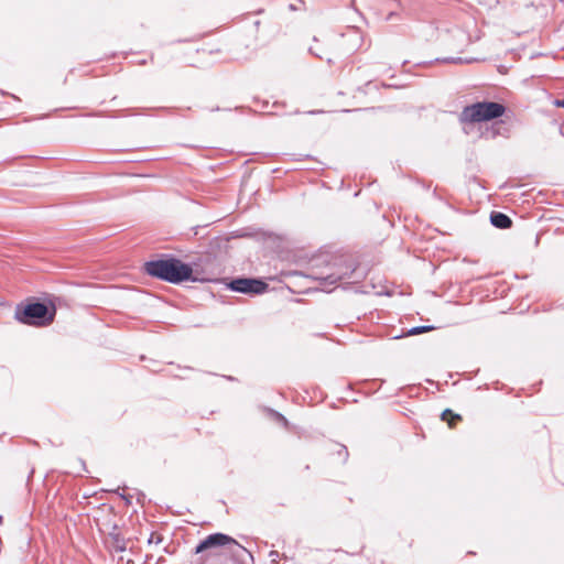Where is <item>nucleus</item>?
<instances>
[{
    "instance_id": "10",
    "label": "nucleus",
    "mask_w": 564,
    "mask_h": 564,
    "mask_svg": "<svg viewBox=\"0 0 564 564\" xmlns=\"http://www.w3.org/2000/svg\"><path fill=\"white\" fill-rule=\"evenodd\" d=\"M554 105H555L556 107L564 108V98H563V99H556V100L554 101Z\"/></svg>"
},
{
    "instance_id": "9",
    "label": "nucleus",
    "mask_w": 564,
    "mask_h": 564,
    "mask_svg": "<svg viewBox=\"0 0 564 564\" xmlns=\"http://www.w3.org/2000/svg\"><path fill=\"white\" fill-rule=\"evenodd\" d=\"M326 279H327V280H330V283L333 284V283H336L337 281H339V280L341 279V276H340V275H336V276H334V275L332 274V275L327 276Z\"/></svg>"
},
{
    "instance_id": "6",
    "label": "nucleus",
    "mask_w": 564,
    "mask_h": 564,
    "mask_svg": "<svg viewBox=\"0 0 564 564\" xmlns=\"http://www.w3.org/2000/svg\"><path fill=\"white\" fill-rule=\"evenodd\" d=\"M490 221L495 227L500 229L510 228L512 225L511 219L507 215L498 212L491 214Z\"/></svg>"
},
{
    "instance_id": "1",
    "label": "nucleus",
    "mask_w": 564,
    "mask_h": 564,
    "mask_svg": "<svg viewBox=\"0 0 564 564\" xmlns=\"http://www.w3.org/2000/svg\"><path fill=\"white\" fill-rule=\"evenodd\" d=\"M144 270L149 275L170 283L183 282L192 275V268L175 258L149 261L144 264Z\"/></svg>"
},
{
    "instance_id": "2",
    "label": "nucleus",
    "mask_w": 564,
    "mask_h": 564,
    "mask_svg": "<svg viewBox=\"0 0 564 564\" xmlns=\"http://www.w3.org/2000/svg\"><path fill=\"white\" fill-rule=\"evenodd\" d=\"M506 111L503 105L495 101L476 102L466 106L460 112L459 120L463 123H476L489 121L501 117Z\"/></svg>"
},
{
    "instance_id": "7",
    "label": "nucleus",
    "mask_w": 564,
    "mask_h": 564,
    "mask_svg": "<svg viewBox=\"0 0 564 564\" xmlns=\"http://www.w3.org/2000/svg\"><path fill=\"white\" fill-rule=\"evenodd\" d=\"M447 416H451L452 420L448 421L449 426L452 427L454 425V421H459L460 416L458 414H454L451 410H445L442 413V419L447 420Z\"/></svg>"
},
{
    "instance_id": "8",
    "label": "nucleus",
    "mask_w": 564,
    "mask_h": 564,
    "mask_svg": "<svg viewBox=\"0 0 564 564\" xmlns=\"http://www.w3.org/2000/svg\"><path fill=\"white\" fill-rule=\"evenodd\" d=\"M434 327L432 326H419V327H414L410 330V334L411 335H416V334H421V333H424V332H427V330H432Z\"/></svg>"
},
{
    "instance_id": "5",
    "label": "nucleus",
    "mask_w": 564,
    "mask_h": 564,
    "mask_svg": "<svg viewBox=\"0 0 564 564\" xmlns=\"http://www.w3.org/2000/svg\"><path fill=\"white\" fill-rule=\"evenodd\" d=\"M230 289L240 293H262L267 284L256 279H237L230 282Z\"/></svg>"
},
{
    "instance_id": "4",
    "label": "nucleus",
    "mask_w": 564,
    "mask_h": 564,
    "mask_svg": "<svg viewBox=\"0 0 564 564\" xmlns=\"http://www.w3.org/2000/svg\"><path fill=\"white\" fill-rule=\"evenodd\" d=\"M238 545V542L231 536L224 533H213L206 536L195 549V553L199 554L208 550L226 546Z\"/></svg>"
},
{
    "instance_id": "3",
    "label": "nucleus",
    "mask_w": 564,
    "mask_h": 564,
    "mask_svg": "<svg viewBox=\"0 0 564 564\" xmlns=\"http://www.w3.org/2000/svg\"><path fill=\"white\" fill-rule=\"evenodd\" d=\"M55 313L56 310L54 306L50 310L43 303H31L23 308L18 307L15 318L28 325L47 326L54 321Z\"/></svg>"
}]
</instances>
